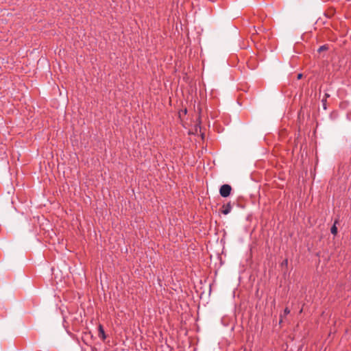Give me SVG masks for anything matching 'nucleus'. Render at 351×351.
Instances as JSON below:
<instances>
[{
	"mask_svg": "<svg viewBox=\"0 0 351 351\" xmlns=\"http://www.w3.org/2000/svg\"><path fill=\"white\" fill-rule=\"evenodd\" d=\"M287 265H288V260L285 259L282 263V266H284V265L287 266Z\"/></svg>",
	"mask_w": 351,
	"mask_h": 351,
	"instance_id": "obj_8",
	"label": "nucleus"
},
{
	"mask_svg": "<svg viewBox=\"0 0 351 351\" xmlns=\"http://www.w3.org/2000/svg\"><path fill=\"white\" fill-rule=\"evenodd\" d=\"M338 223V219H336L335 221V223L333 224V226L331 227L330 228V232L331 234H332L333 235H337V232H338V230H337V227L336 226V224Z\"/></svg>",
	"mask_w": 351,
	"mask_h": 351,
	"instance_id": "obj_4",
	"label": "nucleus"
},
{
	"mask_svg": "<svg viewBox=\"0 0 351 351\" xmlns=\"http://www.w3.org/2000/svg\"><path fill=\"white\" fill-rule=\"evenodd\" d=\"M232 187L230 185L225 184H223L219 189V194L223 197H227L230 195Z\"/></svg>",
	"mask_w": 351,
	"mask_h": 351,
	"instance_id": "obj_1",
	"label": "nucleus"
},
{
	"mask_svg": "<svg viewBox=\"0 0 351 351\" xmlns=\"http://www.w3.org/2000/svg\"><path fill=\"white\" fill-rule=\"evenodd\" d=\"M327 49L326 46V45H323V46H321L319 49H318V51L319 52H321L322 51H324Z\"/></svg>",
	"mask_w": 351,
	"mask_h": 351,
	"instance_id": "obj_6",
	"label": "nucleus"
},
{
	"mask_svg": "<svg viewBox=\"0 0 351 351\" xmlns=\"http://www.w3.org/2000/svg\"><path fill=\"white\" fill-rule=\"evenodd\" d=\"M278 178H280V180H283L282 178L280 176H278Z\"/></svg>",
	"mask_w": 351,
	"mask_h": 351,
	"instance_id": "obj_11",
	"label": "nucleus"
},
{
	"mask_svg": "<svg viewBox=\"0 0 351 351\" xmlns=\"http://www.w3.org/2000/svg\"><path fill=\"white\" fill-rule=\"evenodd\" d=\"M322 102L323 104L324 108L326 109V98H323L322 100Z\"/></svg>",
	"mask_w": 351,
	"mask_h": 351,
	"instance_id": "obj_7",
	"label": "nucleus"
},
{
	"mask_svg": "<svg viewBox=\"0 0 351 351\" xmlns=\"http://www.w3.org/2000/svg\"><path fill=\"white\" fill-rule=\"evenodd\" d=\"M290 313V310L289 309L288 307H286L285 309H284V312H283V314H281L280 315V324L281 322H282V319L283 317H286L288 314H289Z\"/></svg>",
	"mask_w": 351,
	"mask_h": 351,
	"instance_id": "obj_5",
	"label": "nucleus"
},
{
	"mask_svg": "<svg viewBox=\"0 0 351 351\" xmlns=\"http://www.w3.org/2000/svg\"><path fill=\"white\" fill-rule=\"evenodd\" d=\"M98 331H99V337L104 341L106 339V335L104 330V327L101 324H99L98 326Z\"/></svg>",
	"mask_w": 351,
	"mask_h": 351,
	"instance_id": "obj_3",
	"label": "nucleus"
},
{
	"mask_svg": "<svg viewBox=\"0 0 351 351\" xmlns=\"http://www.w3.org/2000/svg\"><path fill=\"white\" fill-rule=\"evenodd\" d=\"M329 96H330V95H329L328 93H326V94H325V97H324V98L327 99V97H328Z\"/></svg>",
	"mask_w": 351,
	"mask_h": 351,
	"instance_id": "obj_10",
	"label": "nucleus"
},
{
	"mask_svg": "<svg viewBox=\"0 0 351 351\" xmlns=\"http://www.w3.org/2000/svg\"><path fill=\"white\" fill-rule=\"evenodd\" d=\"M231 209H232L231 204H230V202H228V204H223V205L222 206V208H221V212L223 215H228V213H230Z\"/></svg>",
	"mask_w": 351,
	"mask_h": 351,
	"instance_id": "obj_2",
	"label": "nucleus"
},
{
	"mask_svg": "<svg viewBox=\"0 0 351 351\" xmlns=\"http://www.w3.org/2000/svg\"><path fill=\"white\" fill-rule=\"evenodd\" d=\"M302 77V73H299L298 75V77H297L298 80H300Z\"/></svg>",
	"mask_w": 351,
	"mask_h": 351,
	"instance_id": "obj_9",
	"label": "nucleus"
}]
</instances>
